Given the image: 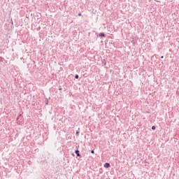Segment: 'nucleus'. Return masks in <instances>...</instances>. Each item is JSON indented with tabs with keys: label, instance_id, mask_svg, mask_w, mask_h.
Listing matches in <instances>:
<instances>
[{
	"label": "nucleus",
	"instance_id": "1",
	"mask_svg": "<svg viewBox=\"0 0 179 179\" xmlns=\"http://www.w3.org/2000/svg\"><path fill=\"white\" fill-rule=\"evenodd\" d=\"M104 167H106V169H108V167H110V164L109 163H106L104 164Z\"/></svg>",
	"mask_w": 179,
	"mask_h": 179
},
{
	"label": "nucleus",
	"instance_id": "2",
	"mask_svg": "<svg viewBox=\"0 0 179 179\" xmlns=\"http://www.w3.org/2000/svg\"><path fill=\"white\" fill-rule=\"evenodd\" d=\"M99 36V37H106V34H104V33H100Z\"/></svg>",
	"mask_w": 179,
	"mask_h": 179
},
{
	"label": "nucleus",
	"instance_id": "3",
	"mask_svg": "<svg viewBox=\"0 0 179 179\" xmlns=\"http://www.w3.org/2000/svg\"><path fill=\"white\" fill-rule=\"evenodd\" d=\"M76 155H77L78 157L80 156L79 154V150H76Z\"/></svg>",
	"mask_w": 179,
	"mask_h": 179
},
{
	"label": "nucleus",
	"instance_id": "4",
	"mask_svg": "<svg viewBox=\"0 0 179 179\" xmlns=\"http://www.w3.org/2000/svg\"><path fill=\"white\" fill-rule=\"evenodd\" d=\"M75 78H76V79H79V76L78 75H76Z\"/></svg>",
	"mask_w": 179,
	"mask_h": 179
},
{
	"label": "nucleus",
	"instance_id": "5",
	"mask_svg": "<svg viewBox=\"0 0 179 179\" xmlns=\"http://www.w3.org/2000/svg\"><path fill=\"white\" fill-rule=\"evenodd\" d=\"M152 129H153V131H155V129H156V127L152 126Z\"/></svg>",
	"mask_w": 179,
	"mask_h": 179
},
{
	"label": "nucleus",
	"instance_id": "6",
	"mask_svg": "<svg viewBox=\"0 0 179 179\" xmlns=\"http://www.w3.org/2000/svg\"><path fill=\"white\" fill-rule=\"evenodd\" d=\"M78 16H82V13H79Z\"/></svg>",
	"mask_w": 179,
	"mask_h": 179
},
{
	"label": "nucleus",
	"instance_id": "7",
	"mask_svg": "<svg viewBox=\"0 0 179 179\" xmlns=\"http://www.w3.org/2000/svg\"><path fill=\"white\" fill-rule=\"evenodd\" d=\"M91 153L94 154V150H92Z\"/></svg>",
	"mask_w": 179,
	"mask_h": 179
},
{
	"label": "nucleus",
	"instance_id": "8",
	"mask_svg": "<svg viewBox=\"0 0 179 179\" xmlns=\"http://www.w3.org/2000/svg\"><path fill=\"white\" fill-rule=\"evenodd\" d=\"M161 58H164V57H163V56H162V57H161Z\"/></svg>",
	"mask_w": 179,
	"mask_h": 179
},
{
	"label": "nucleus",
	"instance_id": "9",
	"mask_svg": "<svg viewBox=\"0 0 179 179\" xmlns=\"http://www.w3.org/2000/svg\"><path fill=\"white\" fill-rule=\"evenodd\" d=\"M155 1H157V0H155Z\"/></svg>",
	"mask_w": 179,
	"mask_h": 179
}]
</instances>
